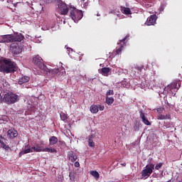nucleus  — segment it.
<instances>
[{
    "mask_svg": "<svg viewBox=\"0 0 182 182\" xmlns=\"http://www.w3.org/2000/svg\"><path fill=\"white\" fill-rule=\"evenodd\" d=\"M119 72L120 73H124L126 75V73H127V70L119 69Z\"/></svg>",
    "mask_w": 182,
    "mask_h": 182,
    "instance_id": "obj_46",
    "label": "nucleus"
},
{
    "mask_svg": "<svg viewBox=\"0 0 182 182\" xmlns=\"http://www.w3.org/2000/svg\"><path fill=\"white\" fill-rule=\"evenodd\" d=\"M0 96H1V93H0Z\"/></svg>",
    "mask_w": 182,
    "mask_h": 182,
    "instance_id": "obj_57",
    "label": "nucleus"
},
{
    "mask_svg": "<svg viewBox=\"0 0 182 182\" xmlns=\"http://www.w3.org/2000/svg\"><path fill=\"white\" fill-rule=\"evenodd\" d=\"M35 2V0H31V4H33Z\"/></svg>",
    "mask_w": 182,
    "mask_h": 182,
    "instance_id": "obj_53",
    "label": "nucleus"
},
{
    "mask_svg": "<svg viewBox=\"0 0 182 182\" xmlns=\"http://www.w3.org/2000/svg\"><path fill=\"white\" fill-rule=\"evenodd\" d=\"M20 100L21 97L14 92H7L0 98L1 102L2 103H6V105H14L15 103H18Z\"/></svg>",
    "mask_w": 182,
    "mask_h": 182,
    "instance_id": "obj_2",
    "label": "nucleus"
},
{
    "mask_svg": "<svg viewBox=\"0 0 182 182\" xmlns=\"http://www.w3.org/2000/svg\"><path fill=\"white\" fill-rule=\"evenodd\" d=\"M59 12L61 15H68V12L70 11V7H68L66 4L60 0L58 4Z\"/></svg>",
    "mask_w": 182,
    "mask_h": 182,
    "instance_id": "obj_10",
    "label": "nucleus"
},
{
    "mask_svg": "<svg viewBox=\"0 0 182 182\" xmlns=\"http://www.w3.org/2000/svg\"><path fill=\"white\" fill-rule=\"evenodd\" d=\"M10 52L14 55H19V53H22V47L18 43H13L10 46Z\"/></svg>",
    "mask_w": 182,
    "mask_h": 182,
    "instance_id": "obj_11",
    "label": "nucleus"
},
{
    "mask_svg": "<svg viewBox=\"0 0 182 182\" xmlns=\"http://www.w3.org/2000/svg\"><path fill=\"white\" fill-rule=\"evenodd\" d=\"M60 116L61 120H63V122L68 119V115H66L65 112H60Z\"/></svg>",
    "mask_w": 182,
    "mask_h": 182,
    "instance_id": "obj_34",
    "label": "nucleus"
},
{
    "mask_svg": "<svg viewBox=\"0 0 182 182\" xmlns=\"http://www.w3.org/2000/svg\"><path fill=\"white\" fill-rule=\"evenodd\" d=\"M133 146H136V142L132 143Z\"/></svg>",
    "mask_w": 182,
    "mask_h": 182,
    "instance_id": "obj_54",
    "label": "nucleus"
},
{
    "mask_svg": "<svg viewBox=\"0 0 182 182\" xmlns=\"http://www.w3.org/2000/svg\"><path fill=\"white\" fill-rule=\"evenodd\" d=\"M123 48H124L123 45L120 46V47L117 49L116 54L120 55V53H122V50H123Z\"/></svg>",
    "mask_w": 182,
    "mask_h": 182,
    "instance_id": "obj_37",
    "label": "nucleus"
},
{
    "mask_svg": "<svg viewBox=\"0 0 182 182\" xmlns=\"http://www.w3.org/2000/svg\"><path fill=\"white\" fill-rule=\"evenodd\" d=\"M2 40L1 41V43H9L10 42H14V35L9 34L2 36Z\"/></svg>",
    "mask_w": 182,
    "mask_h": 182,
    "instance_id": "obj_13",
    "label": "nucleus"
},
{
    "mask_svg": "<svg viewBox=\"0 0 182 182\" xmlns=\"http://www.w3.org/2000/svg\"><path fill=\"white\" fill-rule=\"evenodd\" d=\"M81 4L82 6H83L84 8H86V6L89 5V2H87V0H82Z\"/></svg>",
    "mask_w": 182,
    "mask_h": 182,
    "instance_id": "obj_38",
    "label": "nucleus"
},
{
    "mask_svg": "<svg viewBox=\"0 0 182 182\" xmlns=\"http://www.w3.org/2000/svg\"><path fill=\"white\" fill-rule=\"evenodd\" d=\"M16 63L9 59L0 58V72L3 73H12L15 72Z\"/></svg>",
    "mask_w": 182,
    "mask_h": 182,
    "instance_id": "obj_1",
    "label": "nucleus"
},
{
    "mask_svg": "<svg viewBox=\"0 0 182 182\" xmlns=\"http://www.w3.org/2000/svg\"><path fill=\"white\" fill-rule=\"evenodd\" d=\"M68 157L71 163H75L76 160H77V156L75 154V152L70 151L68 153Z\"/></svg>",
    "mask_w": 182,
    "mask_h": 182,
    "instance_id": "obj_18",
    "label": "nucleus"
},
{
    "mask_svg": "<svg viewBox=\"0 0 182 182\" xmlns=\"http://www.w3.org/2000/svg\"><path fill=\"white\" fill-rule=\"evenodd\" d=\"M70 16L75 23H77L83 18V11L70 6Z\"/></svg>",
    "mask_w": 182,
    "mask_h": 182,
    "instance_id": "obj_5",
    "label": "nucleus"
},
{
    "mask_svg": "<svg viewBox=\"0 0 182 182\" xmlns=\"http://www.w3.org/2000/svg\"><path fill=\"white\" fill-rule=\"evenodd\" d=\"M140 127H141V124L140 122H136L134 123V129L135 132H139V130H140Z\"/></svg>",
    "mask_w": 182,
    "mask_h": 182,
    "instance_id": "obj_32",
    "label": "nucleus"
},
{
    "mask_svg": "<svg viewBox=\"0 0 182 182\" xmlns=\"http://www.w3.org/2000/svg\"><path fill=\"white\" fill-rule=\"evenodd\" d=\"M46 2H47L48 4H49V3L52 2V1H50V0H46Z\"/></svg>",
    "mask_w": 182,
    "mask_h": 182,
    "instance_id": "obj_51",
    "label": "nucleus"
},
{
    "mask_svg": "<svg viewBox=\"0 0 182 182\" xmlns=\"http://www.w3.org/2000/svg\"><path fill=\"white\" fill-rule=\"evenodd\" d=\"M121 85H122V87H126V89H129V87H130V83L129 82H127V80H123L121 82Z\"/></svg>",
    "mask_w": 182,
    "mask_h": 182,
    "instance_id": "obj_30",
    "label": "nucleus"
},
{
    "mask_svg": "<svg viewBox=\"0 0 182 182\" xmlns=\"http://www.w3.org/2000/svg\"><path fill=\"white\" fill-rule=\"evenodd\" d=\"M121 11L123 14H125V15H131L132 14V11L129 8L121 7Z\"/></svg>",
    "mask_w": 182,
    "mask_h": 182,
    "instance_id": "obj_28",
    "label": "nucleus"
},
{
    "mask_svg": "<svg viewBox=\"0 0 182 182\" xmlns=\"http://www.w3.org/2000/svg\"><path fill=\"white\" fill-rule=\"evenodd\" d=\"M97 16H100V14H97Z\"/></svg>",
    "mask_w": 182,
    "mask_h": 182,
    "instance_id": "obj_55",
    "label": "nucleus"
},
{
    "mask_svg": "<svg viewBox=\"0 0 182 182\" xmlns=\"http://www.w3.org/2000/svg\"><path fill=\"white\" fill-rule=\"evenodd\" d=\"M156 21H157V16H156V14L151 15L147 18L146 25L148 26H151V25L156 23Z\"/></svg>",
    "mask_w": 182,
    "mask_h": 182,
    "instance_id": "obj_14",
    "label": "nucleus"
},
{
    "mask_svg": "<svg viewBox=\"0 0 182 182\" xmlns=\"http://www.w3.org/2000/svg\"><path fill=\"white\" fill-rule=\"evenodd\" d=\"M156 73H154L151 76L149 77H147L146 79H142L141 82L138 83V86L141 87V89H146V87H148V89H153V87H156Z\"/></svg>",
    "mask_w": 182,
    "mask_h": 182,
    "instance_id": "obj_3",
    "label": "nucleus"
},
{
    "mask_svg": "<svg viewBox=\"0 0 182 182\" xmlns=\"http://www.w3.org/2000/svg\"><path fill=\"white\" fill-rule=\"evenodd\" d=\"M69 177H70V180H72V181H75V175H73V173L70 172Z\"/></svg>",
    "mask_w": 182,
    "mask_h": 182,
    "instance_id": "obj_40",
    "label": "nucleus"
},
{
    "mask_svg": "<svg viewBox=\"0 0 182 182\" xmlns=\"http://www.w3.org/2000/svg\"><path fill=\"white\" fill-rule=\"evenodd\" d=\"M127 39H129V36H126L122 41H119V43H118V45H119L120 43H123V45H126V41H127Z\"/></svg>",
    "mask_w": 182,
    "mask_h": 182,
    "instance_id": "obj_39",
    "label": "nucleus"
},
{
    "mask_svg": "<svg viewBox=\"0 0 182 182\" xmlns=\"http://www.w3.org/2000/svg\"><path fill=\"white\" fill-rule=\"evenodd\" d=\"M45 144V142L43 141H40L39 144H36V146L37 147V150H38V153H41V151H45V147H43V145Z\"/></svg>",
    "mask_w": 182,
    "mask_h": 182,
    "instance_id": "obj_22",
    "label": "nucleus"
},
{
    "mask_svg": "<svg viewBox=\"0 0 182 182\" xmlns=\"http://www.w3.org/2000/svg\"><path fill=\"white\" fill-rule=\"evenodd\" d=\"M58 143V137L53 136L49 139V146H55Z\"/></svg>",
    "mask_w": 182,
    "mask_h": 182,
    "instance_id": "obj_25",
    "label": "nucleus"
},
{
    "mask_svg": "<svg viewBox=\"0 0 182 182\" xmlns=\"http://www.w3.org/2000/svg\"><path fill=\"white\" fill-rule=\"evenodd\" d=\"M46 68L48 70H43V73H45L46 75H48V73H50V75H53V76H60V73L63 75V73L65 72L64 68H61L60 70L59 68L52 69L48 66H46Z\"/></svg>",
    "mask_w": 182,
    "mask_h": 182,
    "instance_id": "obj_9",
    "label": "nucleus"
},
{
    "mask_svg": "<svg viewBox=\"0 0 182 182\" xmlns=\"http://www.w3.org/2000/svg\"><path fill=\"white\" fill-rule=\"evenodd\" d=\"M161 167H163V163L156 164V166H154V170H160Z\"/></svg>",
    "mask_w": 182,
    "mask_h": 182,
    "instance_id": "obj_36",
    "label": "nucleus"
},
{
    "mask_svg": "<svg viewBox=\"0 0 182 182\" xmlns=\"http://www.w3.org/2000/svg\"><path fill=\"white\" fill-rule=\"evenodd\" d=\"M91 176H92V177H95V178H99L100 177V174L99 172H97V171H92L90 172Z\"/></svg>",
    "mask_w": 182,
    "mask_h": 182,
    "instance_id": "obj_33",
    "label": "nucleus"
},
{
    "mask_svg": "<svg viewBox=\"0 0 182 182\" xmlns=\"http://www.w3.org/2000/svg\"><path fill=\"white\" fill-rule=\"evenodd\" d=\"M164 8H166V6L162 5L159 7V12H163L164 11Z\"/></svg>",
    "mask_w": 182,
    "mask_h": 182,
    "instance_id": "obj_44",
    "label": "nucleus"
},
{
    "mask_svg": "<svg viewBox=\"0 0 182 182\" xmlns=\"http://www.w3.org/2000/svg\"><path fill=\"white\" fill-rule=\"evenodd\" d=\"M41 41H42V40L36 38V39L34 40V42H36V43H41Z\"/></svg>",
    "mask_w": 182,
    "mask_h": 182,
    "instance_id": "obj_48",
    "label": "nucleus"
},
{
    "mask_svg": "<svg viewBox=\"0 0 182 182\" xmlns=\"http://www.w3.org/2000/svg\"><path fill=\"white\" fill-rule=\"evenodd\" d=\"M90 112L91 113L96 114L99 112V106L98 105H92L90 107Z\"/></svg>",
    "mask_w": 182,
    "mask_h": 182,
    "instance_id": "obj_27",
    "label": "nucleus"
},
{
    "mask_svg": "<svg viewBox=\"0 0 182 182\" xmlns=\"http://www.w3.org/2000/svg\"><path fill=\"white\" fill-rule=\"evenodd\" d=\"M65 48H66V49H67V50L68 52V54L70 53V51L73 52V49H72V48H70L69 47H67V46H65Z\"/></svg>",
    "mask_w": 182,
    "mask_h": 182,
    "instance_id": "obj_45",
    "label": "nucleus"
},
{
    "mask_svg": "<svg viewBox=\"0 0 182 182\" xmlns=\"http://www.w3.org/2000/svg\"><path fill=\"white\" fill-rule=\"evenodd\" d=\"M121 166H123V167H126V163L121 164Z\"/></svg>",
    "mask_w": 182,
    "mask_h": 182,
    "instance_id": "obj_50",
    "label": "nucleus"
},
{
    "mask_svg": "<svg viewBox=\"0 0 182 182\" xmlns=\"http://www.w3.org/2000/svg\"><path fill=\"white\" fill-rule=\"evenodd\" d=\"M156 112L159 113V114H161V113H163V112H164V108H158L156 109Z\"/></svg>",
    "mask_w": 182,
    "mask_h": 182,
    "instance_id": "obj_42",
    "label": "nucleus"
},
{
    "mask_svg": "<svg viewBox=\"0 0 182 182\" xmlns=\"http://www.w3.org/2000/svg\"><path fill=\"white\" fill-rule=\"evenodd\" d=\"M75 167H80V164H79V161H75L74 164Z\"/></svg>",
    "mask_w": 182,
    "mask_h": 182,
    "instance_id": "obj_47",
    "label": "nucleus"
},
{
    "mask_svg": "<svg viewBox=\"0 0 182 182\" xmlns=\"http://www.w3.org/2000/svg\"><path fill=\"white\" fill-rule=\"evenodd\" d=\"M101 73L103 76H109L110 75V68H103L101 69Z\"/></svg>",
    "mask_w": 182,
    "mask_h": 182,
    "instance_id": "obj_26",
    "label": "nucleus"
},
{
    "mask_svg": "<svg viewBox=\"0 0 182 182\" xmlns=\"http://www.w3.org/2000/svg\"><path fill=\"white\" fill-rule=\"evenodd\" d=\"M139 117L141 119L144 124L146 126H151V123L149 122V119H147V114L143 111V109H139Z\"/></svg>",
    "mask_w": 182,
    "mask_h": 182,
    "instance_id": "obj_12",
    "label": "nucleus"
},
{
    "mask_svg": "<svg viewBox=\"0 0 182 182\" xmlns=\"http://www.w3.org/2000/svg\"><path fill=\"white\" fill-rule=\"evenodd\" d=\"M96 139V135L95 134H91L88 136L87 141L90 147H95V139Z\"/></svg>",
    "mask_w": 182,
    "mask_h": 182,
    "instance_id": "obj_16",
    "label": "nucleus"
},
{
    "mask_svg": "<svg viewBox=\"0 0 182 182\" xmlns=\"http://www.w3.org/2000/svg\"><path fill=\"white\" fill-rule=\"evenodd\" d=\"M5 138L2 135H0V144L1 149H4L6 151L11 150V147H9V145L5 144Z\"/></svg>",
    "mask_w": 182,
    "mask_h": 182,
    "instance_id": "obj_17",
    "label": "nucleus"
},
{
    "mask_svg": "<svg viewBox=\"0 0 182 182\" xmlns=\"http://www.w3.org/2000/svg\"><path fill=\"white\" fill-rule=\"evenodd\" d=\"M149 69V65H134L131 68V76L132 77H136V76H138L140 73H141V71Z\"/></svg>",
    "mask_w": 182,
    "mask_h": 182,
    "instance_id": "obj_7",
    "label": "nucleus"
},
{
    "mask_svg": "<svg viewBox=\"0 0 182 182\" xmlns=\"http://www.w3.org/2000/svg\"><path fill=\"white\" fill-rule=\"evenodd\" d=\"M120 11H122V7H115L109 11V14L119 16V15H120Z\"/></svg>",
    "mask_w": 182,
    "mask_h": 182,
    "instance_id": "obj_23",
    "label": "nucleus"
},
{
    "mask_svg": "<svg viewBox=\"0 0 182 182\" xmlns=\"http://www.w3.org/2000/svg\"><path fill=\"white\" fill-rule=\"evenodd\" d=\"M88 80L90 82V81H92V80H95V78H92V79H89V78H88Z\"/></svg>",
    "mask_w": 182,
    "mask_h": 182,
    "instance_id": "obj_52",
    "label": "nucleus"
},
{
    "mask_svg": "<svg viewBox=\"0 0 182 182\" xmlns=\"http://www.w3.org/2000/svg\"><path fill=\"white\" fill-rule=\"evenodd\" d=\"M60 65H63V63H62L61 62H60Z\"/></svg>",
    "mask_w": 182,
    "mask_h": 182,
    "instance_id": "obj_56",
    "label": "nucleus"
},
{
    "mask_svg": "<svg viewBox=\"0 0 182 182\" xmlns=\"http://www.w3.org/2000/svg\"><path fill=\"white\" fill-rule=\"evenodd\" d=\"M113 95H114V91H113V90H108L106 93V97L113 96Z\"/></svg>",
    "mask_w": 182,
    "mask_h": 182,
    "instance_id": "obj_35",
    "label": "nucleus"
},
{
    "mask_svg": "<svg viewBox=\"0 0 182 182\" xmlns=\"http://www.w3.org/2000/svg\"><path fill=\"white\" fill-rule=\"evenodd\" d=\"M23 36L21 33H15L13 34V41L14 42H21V41H23Z\"/></svg>",
    "mask_w": 182,
    "mask_h": 182,
    "instance_id": "obj_19",
    "label": "nucleus"
},
{
    "mask_svg": "<svg viewBox=\"0 0 182 182\" xmlns=\"http://www.w3.org/2000/svg\"><path fill=\"white\" fill-rule=\"evenodd\" d=\"M113 102H114V98L113 97H106L107 105H112Z\"/></svg>",
    "mask_w": 182,
    "mask_h": 182,
    "instance_id": "obj_31",
    "label": "nucleus"
},
{
    "mask_svg": "<svg viewBox=\"0 0 182 182\" xmlns=\"http://www.w3.org/2000/svg\"><path fill=\"white\" fill-rule=\"evenodd\" d=\"M98 110H100L101 112L105 110V106L102 105H98Z\"/></svg>",
    "mask_w": 182,
    "mask_h": 182,
    "instance_id": "obj_43",
    "label": "nucleus"
},
{
    "mask_svg": "<svg viewBox=\"0 0 182 182\" xmlns=\"http://www.w3.org/2000/svg\"><path fill=\"white\" fill-rule=\"evenodd\" d=\"M171 116L168 114L164 115L163 114H159L158 116H157V119L158 120H167L168 119H171Z\"/></svg>",
    "mask_w": 182,
    "mask_h": 182,
    "instance_id": "obj_24",
    "label": "nucleus"
},
{
    "mask_svg": "<svg viewBox=\"0 0 182 182\" xmlns=\"http://www.w3.org/2000/svg\"><path fill=\"white\" fill-rule=\"evenodd\" d=\"M57 150L55 148L53 147H46L44 148V152H47V153H57Z\"/></svg>",
    "mask_w": 182,
    "mask_h": 182,
    "instance_id": "obj_29",
    "label": "nucleus"
},
{
    "mask_svg": "<svg viewBox=\"0 0 182 182\" xmlns=\"http://www.w3.org/2000/svg\"><path fill=\"white\" fill-rule=\"evenodd\" d=\"M31 150H32V153H33V151H35L36 153H39V151L38 150L36 145L35 146H32Z\"/></svg>",
    "mask_w": 182,
    "mask_h": 182,
    "instance_id": "obj_41",
    "label": "nucleus"
},
{
    "mask_svg": "<svg viewBox=\"0 0 182 182\" xmlns=\"http://www.w3.org/2000/svg\"><path fill=\"white\" fill-rule=\"evenodd\" d=\"M43 62V60L42 57L39 55H36L33 58V63L36 65V66H38L40 70H48L46 65Z\"/></svg>",
    "mask_w": 182,
    "mask_h": 182,
    "instance_id": "obj_8",
    "label": "nucleus"
},
{
    "mask_svg": "<svg viewBox=\"0 0 182 182\" xmlns=\"http://www.w3.org/2000/svg\"><path fill=\"white\" fill-rule=\"evenodd\" d=\"M28 153H32V149L31 147V145H29V144H28L27 145H26L25 146V149L22 150L19 155L20 156H23V154H28Z\"/></svg>",
    "mask_w": 182,
    "mask_h": 182,
    "instance_id": "obj_20",
    "label": "nucleus"
},
{
    "mask_svg": "<svg viewBox=\"0 0 182 182\" xmlns=\"http://www.w3.org/2000/svg\"><path fill=\"white\" fill-rule=\"evenodd\" d=\"M180 86H181V81L180 80H175L173 82H172L171 85H168L167 87H165L163 88L161 91L159 92V96L161 95H163V93H165L167 95V93H169L170 92H177L178 89L180 88Z\"/></svg>",
    "mask_w": 182,
    "mask_h": 182,
    "instance_id": "obj_4",
    "label": "nucleus"
},
{
    "mask_svg": "<svg viewBox=\"0 0 182 182\" xmlns=\"http://www.w3.org/2000/svg\"><path fill=\"white\" fill-rule=\"evenodd\" d=\"M31 80V77L29 76H22L18 80V85H23V83H28Z\"/></svg>",
    "mask_w": 182,
    "mask_h": 182,
    "instance_id": "obj_21",
    "label": "nucleus"
},
{
    "mask_svg": "<svg viewBox=\"0 0 182 182\" xmlns=\"http://www.w3.org/2000/svg\"><path fill=\"white\" fill-rule=\"evenodd\" d=\"M154 171V164H148L141 171V180H147Z\"/></svg>",
    "mask_w": 182,
    "mask_h": 182,
    "instance_id": "obj_6",
    "label": "nucleus"
},
{
    "mask_svg": "<svg viewBox=\"0 0 182 182\" xmlns=\"http://www.w3.org/2000/svg\"><path fill=\"white\" fill-rule=\"evenodd\" d=\"M18 136V131L15 130V129H11L7 132V137L9 139H15V137Z\"/></svg>",
    "mask_w": 182,
    "mask_h": 182,
    "instance_id": "obj_15",
    "label": "nucleus"
},
{
    "mask_svg": "<svg viewBox=\"0 0 182 182\" xmlns=\"http://www.w3.org/2000/svg\"><path fill=\"white\" fill-rule=\"evenodd\" d=\"M42 29H43V31H49V27L44 26V27H42Z\"/></svg>",
    "mask_w": 182,
    "mask_h": 182,
    "instance_id": "obj_49",
    "label": "nucleus"
}]
</instances>
